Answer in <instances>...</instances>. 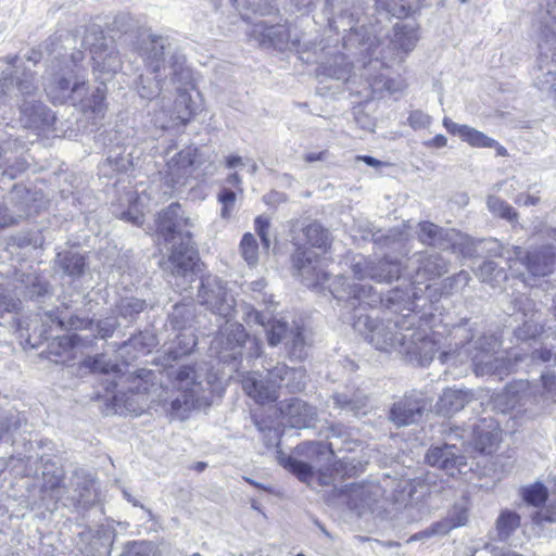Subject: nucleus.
Returning a JSON list of instances; mask_svg holds the SVG:
<instances>
[{"label": "nucleus", "instance_id": "c03bdc74", "mask_svg": "<svg viewBox=\"0 0 556 556\" xmlns=\"http://www.w3.org/2000/svg\"><path fill=\"white\" fill-rule=\"evenodd\" d=\"M372 260L365 257L364 255L357 254L351 258V269L354 277L358 280L366 278L379 279L381 277L377 271H372Z\"/></svg>", "mask_w": 556, "mask_h": 556}, {"label": "nucleus", "instance_id": "f704fd0d", "mask_svg": "<svg viewBox=\"0 0 556 556\" xmlns=\"http://www.w3.org/2000/svg\"><path fill=\"white\" fill-rule=\"evenodd\" d=\"M103 43L97 46L91 45L92 60L94 62V68L106 74L116 73L121 68V59L115 50H102Z\"/></svg>", "mask_w": 556, "mask_h": 556}, {"label": "nucleus", "instance_id": "c85d7f7f", "mask_svg": "<svg viewBox=\"0 0 556 556\" xmlns=\"http://www.w3.org/2000/svg\"><path fill=\"white\" fill-rule=\"evenodd\" d=\"M331 399L336 408L354 417L367 415L370 409L369 399L359 390L336 392Z\"/></svg>", "mask_w": 556, "mask_h": 556}, {"label": "nucleus", "instance_id": "aec40b11", "mask_svg": "<svg viewBox=\"0 0 556 556\" xmlns=\"http://www.w3.org/2000/svg\"><path fill=\"white\" fill-rule=\"evenodd\" d=\"M176 92L177 97L174 102V109L170 115L164 114L163 117H155L154 118V125L157 128L166 129L169 127L170 122L176 121L179 124L186 125L193 115V106H192V99L189 93V90L193 89L194 83H193V74L190 70V83L182 85V84H173L172 86Z\"/></svg>", "mask_w": 556, "mask_h": 556}, {"label": "nucleus", "instance_id": "864d4df0", "mask_svg": "<svg viewBox=\"0 0 556 556\" xmlns=\"http://www.w3.org/2000/svg\"><path fill=\"white\" fill-rule=\"evenodd\" d=\"M21 420L15 416L0 417V443L2 441L14 443V433L20 429Z\"/></svg>", "mask_w": 556, "mask_h": 556}, {"label": "nucleus", "instance_id": "7c9ffc66", "mask_svg": "<svg viewBox=\"0 0 556 556\" xmlns=\"http://www.w3.org/2000/svg\"><path fill=\"white\" fill-rule=\"evenodd\" d=\"M63 470L54 464H46L42 471V484L40 488L41 500H51L54 505L62 502L64 494Z\"/></svg>", "mask_w": 556, "mask_h": 556}, {"label": "nucleus", "instance_id": "5701e85b", "mask_svg": "<svg viewBox=\"0 0 556 556\" xmlns=\"http://www.w3.org/2000/svg\"><path fill=\"white\" fill-rule=\"evenodd\" d=\"M426 407L427 402L421 394H412L392 406L390 418L397 427L408 426L421 419Z\"/></svg>", "mask_w": 556, "mask_h": 556}, {"label": "nucleus", "instance_id": "a19ab883", "mask_svg": "<svg viewBox=\"0 0 556 556\" xmlns=\"http://www.w3.org/2000/svg\"><path fill=\"white\" fill-rule=\"evenodd\" d=\"M56 263L60 268L70 276H80L84 271V257L73 251L58 253Z\"/></svg>", "mask_w": 556, "mask_h": 556}, {"label": "nucleus", "instance_id": "5fc2aeb1", "mask_svg": "<svg viewBox=\"0 0 556 556\" xmlns=\"http://www.w3.org/2000/svg\"><path fill=\"white\" fill-rule=\"evenodd\" d=\"M25 285V293L28 298L35 299L45 295L48 292V285L38 276L27 275L26 279H23Z\"/></svg>", "mask_w": 556, "mask_h": 556}, {"label": "nucleus", "instance_id": "cd10ccee", "mask_svg": "<svg viewBox=\"0 0 556 556\" xmlns=\"http://www.w3.org/2000/svg\"><path fill=\"white\" fill-rule=\"evenodd\" d=\"M419 39V26L415 21H402L393 26L391 45L399 53L412 52Z\"/></svg>", "mask_w": 556, "mask_h": 556}, {"label": "nucleus", "instance_id": "3c124183", "mask_svg": "<svg viewBox=\"0 0 556 556\" xmlns=\"http://www.w3.org/2000/svg\"><path fill=\"white\" fill-rule=\"evenodd\" d=\"M156 344V337L152 332L144 331L132 336L123 346L134 348L137 352L144 354L150 352Z\"/></svg>", "mask_w": 556, "mask_h": 556}, {"label": "nucleus", "instance_id": "37998d69", "mask_svg": "<svg viewBox=\"0 0 556 556\" xmlns=\"http://www.w3.org/2000/svg\"><path fill=\"white\" fill-rule=\"evenodd\" d=\"M468 521V510L463 504H455L448 511L446 518L438 521L442 525V531L447 534L452 529L465 526Z\"/></svg>", "mask_w": 556, "mask_h": 556}, {"label": "nucleus", "instance_id": "7ed1b4c3", "mask_svg": "<svg viewBox=\"0 0 556 556\" xmlns=\"http://www.w3.org/2000/svg\"><path fill=\"white\" fill-rule=\"evenodd\" d=\"M10 67L0 77V111L2 105H15L23 127L43 130L54 121V114L38 99L35 73L16 66L17 56H8Z\"/></svg>", "mask_w": 556, "mask_h": 556}, {"label": "nucleus", "instance_id": "1a4fd4ad", "mask_svg": "<svg viewBox=\"0 0 556 556\" xmlns=\"http://www.w3.org/2000/svg\"><path fill=\"white\" fill-rule=\"evenodd\" d=\"M486 243L492 245L489 251L504 257L509 269L516 275H523L516 268L518 264L525 265L532 277L548 276L556 268V252L552 245H544L525 252L520 247L505 249L496 240H490Z\"/></svg>", "mask_w": 556, "mask_h": 556}, {"label": "nucleus", "instance_id": "ea45409f", "mask_svg": "<svg viewBox=\"0 0 556 556\" xmlns=\"http://www.w3.org/2000/svg\"><path fill=\"white\" fill-rule=\"evenodd\" d=\"M288 354L291 358L303 359L306 357V340L303 330L295 326L292 327L288 339L285 342Z\"/></svg>", "mask_w": 556, "mask_h": 556}, {"label": "nucleus", "instance_id": "a878e982", "mask_svg": "<svg viewBox=\"0 0 556 556\" xmlns=\"http://www.w3.org/2000/svg\"><path fill=\"white\" fill-rule=\"evenodd\" d=\"M283 467L294 473L302 482L311 484L316 480L319 485H330L333 481V472L338 471L334 466L315 472L311 465L293 457H288L283 462Z\"/></svg>", "mask_w": 556, "mask_h": 556}, {"label": "nucleus", "instance_id": "e433bc0d", "mask_svg": "<svg viewBox=\"0 0 556 556\" xmlns=\"http://www.w3.org/2000/svg\"><path fill=\"white\" fill-rule=\"evenodd\" d=\"M105 91L106 87L104 85L99 86L89 98L86 94L77 105H80L85 113H91L93 118H102L105 112Z\"/></svg>", "mask_w": 556, "mask_h": 556}, {"label": "nucleus", "instance_id": "9d476101", "mask_svg": "<svg viewBox=\"0 0 556 556\" xmlns=\"http://www.w3.org/2000/svg\"><path fill=\"white\" fill-rule=\"evenodd\" d=\"M465 430L459 433V427L450 428L446 442L432 445L426 453V462L432 467L444 470L448 476H456L468 470L465 451Z\"/></svg>", "mask_w": 556, "mask_h": 556}, {"label": "nucleus", "instance_id": "774afa93", "mask_svg": "<svg viewBox=\"0 0 556 556\" xmlns=\"http://www.w3.org/2000/svg\"><path fill=\"white\" fill-rule=\"evenodd\" d=\"M58 324L61 328H68V329H74V330H83V329H88L91 331L94 330V321L92 319L79 318L77 316H72L67 320V323L58 318Z\"/></svg>", "mask_w": 556, "mask_h": 556}, {"label": "nucleus", "instance_id": "13d9d810", "mask_svg": "<svg viewBox=\"0 0 556 556\" xmlns=\"http://www.w3.org/2000/svg\"><path fill=\"white\" fill-rule=\"evenodd\" d=\"M523 498L533 506H541L547 500V490L543 484H533L523 491Z\"/></svg>", "mask_w": 556, "mask_h": 556}, {"label": "nucleus", "instance_id": "69168bd1", "mask_svg": "<svg viewBox=\"0 0 556 556\" xmlns=\"http://www.w3.org/2000/svg\"><path fill=\"white\" fill-rule=\"evenodd\" d=\"M408 235L401 230L400 228L390 229L386 235L377 236L376 241L383 242L386 247H393L395 244H401L405 240H407Z\"/></svg>", "mask_w": 556, "mask_h": 556}, {"label": "nucleus", "instance_id": "473e14b6", "mask_svg": "<svg viewBox=\"0 0 556 556\" xmlns=\"http://www.w3.org/2000/svg\"><path fill=\"white\" fill-rule=\"evenodd\" d=\"M33 195L24 186H14L7 204L13 215L14 225L28 217L33 208Z\"/></svg>", "mask_w": 556, "mask_h": 556}, {"label": "nucleus", "instance_id": "b1692460", "mask_svg": "<svg viewBox=\"0 0 556 556\" xmlns=\"http://www.w3.org/2000/svg\"><path fill=\"white\" fill-rule=\"evenodd\" d=\"M93 343L92 339L77 333L55 337L47 348L48 357L55 363H65L75 358V350Z\"/></svg>", "mask_w": 556, "mask_h": 556}, {"label": "nucleus", "instance_id": "6ab92c4d", "mask_svg": "<svg viewBox=\"0 0 556 556\" xmlns=\"http://www.w3.org/2000/svg\"><path fill=\"white\" fill-rule=\"evenodd\" d=\"M172 251L165 263V269L173 276H186L191 273L199 260L198 251L191 243V232H186V238L170 242Z\"/></svg>", "mask_w": 556, "mask_h": 556}, {"label": "nucleus", "instance_id": "39448f33", "mask_svg": "<svg viewBox=\"0 0 556 556\" xmlns=\"http://www.w3.org/2000/svg\"><path fill=\"white\" fill-rule=\"evenodd\" d=\"M500 343L494 336H480L475 338L471 327L457 325L450 333L447 349L439 354L441 363L454 365L471 361L477 376H497L502 378L509 371V362L503 357L494 356Z\"/></svg>", "mask_w": 556, "mask_h": 556}, {"label": "nucleus", "instance_id": "9b49d317", "mask_svg": "<svg viewBox=\"0 0 556 556\" xmlns=\"http://www.w3.org/2000/svg\"><path fill=\"white\" fill-rule=\"evenodd\" d=\"M170 375L174 376L178 394L169 402V414L173 418L182 420L200 402L204 391L203 383L191 366H182Z\"/></svg>", "mask_w": 556, "mask_h": 556}, {"label": "nucleus", "instance_id": "423d86ee", "mask_svg": "<svg viewBox=\"0 0 556 556\" xmlns=\"http://www.w3.org/2000/svg\"><path fill=\"white\" fill-rule=\"evenodd\" d=\"M419 291L415 283H410L403 288H395L389 291L388 295L382 299L376 293L371 286L361 283H350L346 278L340 276L332 285L331 293L333 296L345 302V306L351 309L359 307H374L382 303L386 308L394 313L407 311L406 315H414L416 308L415 301L419 298Z\"/></svg>", "mask_w": 556, "mask_h": 556}, {"label": "nucleus", "instance_id": "338daca9", "mask_svg": "<svg viewBox=\"0 0 556 556\" xmlns=\"http://www.w3.org/2000/svg\"><path fill=\"white\" fill-rule=\"evenodd\" d=\"M377 3L393 16L399 18L408 14L404 0H377Z\"/></svg>", "mask_w": 556, "mask_h": 556}, {"label": "nucleus", "instance_id": "6e6d98bb", "mask_svg": "<svg viewBox=\"0 0 556 556\" xmlns=\"http://www.w3.org/2000/svg\"><path fill=\"white\" fill-rule=\"evenodd\" d=\"M192 316V307L189 304H175L169 315L174 328L182 329Z\"/></svg>", "mask_w": 556, "mask_h": 556}, {"label": "nucleus", "instance_id": "f8f14e48", "mask_svg": "<svg viewBox=\"0 0 556 556\" xmlns=\"http://www.w3.org/2000/svg\"><path fill=\"white\" fill-rule=\"evenodd\" d=\"M99 501L96 481L91 475L75 470L64 484L63 506L73 509H88Z\"/></svg>", "mask_w": 556, "mask_h": 556}, {"label": "nucleus", "instance_id": "c756f323", "mask_svg": "<svg viewBox=\"0 0 556 556\" xmlns=\"http://www.w3.org/2000/svg\"><path fill=\"white\" fill-rule=\"evenodd\" d=\"M280 412L290 419L292 426L299 428L309 427L317 418L316 408L296 397L280 403Z\"/></svg>", "mask_w": 556, "mask_h": 556}, {"label": "nucleus", "instance_id": "49530a36", "mask_svg": "<svg viewBox=\"0 0 556 556\" xmlns=\"http://www.w3.org/2000/svg\"><path fill=\"white\" fill-rule=\"evenodd\" d=\"M488 208L496 216L504 218L510 223H515L518 219L517 212L508 203L495 195L488 197L486 200Z\"/></svg>", "mask_w": 556, "mask_h": 556}, {"label": "nucleus", "instance_id": "6e6552de", "mask_svg": "<svg viewBox=\"0 0 556 556\" xmlns=\"http://www.w3.org/2000/svg\"><path fill=\"white\" fill-rule=\"evenodd\" d=\"M43 89L53 103L60 104L71 102L77 105L88 93L84 75L67 63L62 65L60 61H50L43 76Z\"/></svg>", "mask_w": 556, "mask_h": 556}, {"label": "nucleus", "instance_id": "a211bd4d", "mask_svg": "<svg viewBox=\"0 0 556 556\" xmlns=\"http://www.w3.org/2000/svg\"><path fill=\"white\" fill-rule=\"evenodd\" d=\"M5 116H1L0 121V168L4 167L2 174L10 179L15 178L18 173L27 168V163L14 156L21 148V143L16 139L11 140L13 135L8 131L12 129Z\"/></svg>", "mask_w": 556, "mask_h": 556}, {"label": "nucleus", "instance_id": "bf43d9fd", "mask_svg": "<svg viewBox=\"0 0 556 556\" xmlns=\"http://www.w3.org/2000/svg\"><path fill=\"white\" fill-rule=\"evenodd\" d=\"M470 274L466 270H460L458 274L448 277L444 280L443 288L452 293L462 291L470 281Z\"/></svg>", "mask_w": 556, "mask_h": 556}, {"label": "nucleus", "instance_id": "72a5a7b5", "mask_svg": "<svg viewBox=\"0 0 556 556\" xmlns=\"http://www.w3.org/2000/svg\"><path fill=\"white\" fill-rule=\"evenodd\" d=\"M417 228V237L422 244L446 250L452 229H444L431 222H420Z\"/></svg>", "mask_w": 556, "mask_h": 556}, {"label": "nucleus", "instance_id": "4d7b16f0", "mask_svg": "<svg viewBox=\"0 0 556 556\" xmlns=\"http://www.w3.org/2000/svg\"><path fill=\"white\" fill-rule=\"evenodd\" d=\"M218 201L222 203L220 216L225 219L230 218L237 200V194L233 190L223 187L217 195Z\"/></svg>", "mask_w": 556, "mask_h": 556}, {"label": "nucleus", "instance_id": "dca6fc26", "mask_svg": "<svg viewBox=\"0 0 556 556\" xmlns=\"http://www.w3.org/2000/svg\"><path fill=\"white\" fill-rule=\"evenodd\" d=\"M463 430L465 440H469L473 450L481 454H491L501 440L498 425L493 418H479L470 426L469 431L459 428V433Z\"/></svg>", "mask_w": 556, "mask_h": 556}, {"label": "nucleus", "instance_id": "4c0bfd02", "mask_svg": "<svg viewBox=\"0 0 556 556\" xmlns=\"http://www.w3.org/2000/svg\"><path fill=\"white\" fill-rule=\"evenodd\" d=\"M520 527V516L513 511L505 509L496 519L495 529L496 535L500 541H506L510 535Z\"/></svg>", "mask_w": 556, "mask_h": 556}, {"label": "nucleus", "instance_id": "a18cd8bd", "mask_svg": "<svg viewBox=\"0 0 556 556\" xmlns=\"http://www.w3.org/2000/svg\"><path fill=\"white\" fill-rule=\"evenodd\" d=\"M304 235L307 242L315 248L326 249L330 238L328 230L324 229L320 224L312 223L304 228Z\"/></svg>", "mask_w": 556, "mask_h": 556}, {"label": "nucleus", "instance_id": "f03ea898", "mask_svg": "<svg viewBox=\"0 0 556 556\" xmlns=\"http://www.w3.org/2000/svg\"><path fill=\"white\" fill-rule=\"evenodd\" d=\"M139 54L147 71L136 80L140 98L153 100L173 84L190 83L187 59L167 36L150 34L142 38Z\"/></svg>", "mask_w": 556, "mask_h": 556}, {"label": "nucleus", "instance_id": "2eb2a0df", "mask_svg": "<svg viewBox=\"0 0 556 556\" xmlns=\"http://www.w3.org/2000/svg\"><path fill=\"white\" fill-rule=\"evenodd\" d=\"M247 340L248 333L242 325L227 321L214 339L212 349L222 362L231 363L242 356Z\"/></svg>", "mask_w": 556, "mask_h": 556}, {"label": "nucleus", "instance_id": "58836bf2", "mask_svg": "<svg viewBox=\"0 0 556 556\" xmlns=\"http://www.w3.org/2000/svg\"><path fill=\"white\" fill-rule=\"evenodd\" d=\"M371 269L381 275L379 279H374L377 282H391L393 279H399L402 273L401 264L387 256L378 262L372 261Z\"/></svg>", "mask_w": 556, "mask_h": 556}, {"label": "nucleus", "instance_id": "393cba45", "mask_svg": "<svg viewBox=\"0 0 556 556\" xmlns=\"http://www.w3.org/2000/svg\"><path fill=\"white\" fill-rule=\"evenodd\" d=\"M253 31L262 37V43H268L278 50L296 47L300 41L298 36L292 35L291 28L286 25L267 26L260 23L254 26Z\"/></svg>", "mask_w": 556, "mask_h": 556}, {"label": "nucleus", "instance_id": "0eeeda50", "mask_svg": "<svg viewBox=\"0 0 556 556\" xmlns=\"http://www.w3.org/2000/svg\"><path fill=\"white\" fill-rule=\"evenodd\" d=\"M244 392L256 403L264 405L276 402L278 390L285 386L291 393H298L306 387V371L303 367H289L283 363H277L268 368L265 375L258 371H250L242 377Z\"/></svg>", "mask_w": 556, "mask_h": 556}, {"label": "nucleus", "instance_id": "f3484780", "mask_svg": "<svg viewBox=\"0 0 556 556\" xmlns=\"http://www.w3.org/2000/svg\"><path fill=\"white\" fill-rule=\"evenodd\" d=\"M192 223L188 217L184 216V212L179 203H172L164 208L156 218V233L166 242H174L186 238L188 227Z\"/></svg>", "mask_w": 556, "mask_h": 556}, {"label": "nucleus", "instance_id": "2f4dec72", "mask_svg": "<svg viewBox=\"0 0 556 556\" xmlns=\"http://www.w3.org/2000/svg\"><path fill=\"white\" fill-rule=\"evenodd\" d=\"M473 400V393L470 390L452 389L444 390L437 403V410L443 416H450L460 409Z\"/></svg>", "mask_w": 556, "mask_h": 556}, {"label": "nucleus", "instance_id": "4be33fe9", "mask_svg": "<svg viewBox=\"0 0 556 556\" xmlns=\"http://www.w3.org/2000/svg\"><path fill=\"white\" fill-rule=\"evenodd\" d=\"M317 255L315 252L298 245L292 254V264L296 274L302 277L307 287L321 283L326 280V273L317 267Z\"/></svg>", "mask_w": 556, "mask_h": 556}, {"label": "nucleus", "instance_id": "0e129e2a", "mask_svg": "<svg viewBox=\"0 0 556 556\" xmlns=\"http://www.w3.org/2000/svg\"><path fill=\"white\" fill-rule=\"evenodd\" d=\"M83 365L86 368H89L93 372H109L110 370H113L115 368L114 365H110L106 361L105 355L100 354L94 357H87L85 358Z\"/></svg>", "mask_w": 556, "mask_h": 556}, {"label": "nucleus", "instance_id": "bb28decb", "mask_svg": "<svg viewBox=\"0 0 556 556\" xmlns=\"http://www.w3.org/2000/svg\"><path fill=\"white\" fill-rule=\"evenodd\" d=\"M247 321L265 327L267 340L271 346H276L282 341L286 342L291 330L286 321L278 319L271 320L266 314L254 308L247 313Z\"/></svg>", "mask_w": 556, "mask_h": 556}, {"label": "nucleus", "instance_id": "412c9836", "mask_svg": "<svg viewBox=\"0 0 556 556\" xmlns=\"http://www.w3.org/2000/svg\"><path fill=\"white\" fill-rule=\"evenodd\" d=\"M203 164L202 154L195 147H187L167 161L166 179L172 186L180 184Z\"/></svg>", "mask_w": 556, "mask_h": 556}, {"label": "nucleus", "instance_id": "20e7f679", "mask_svg": "<svg viewBox=\"0 0 556 556\" xmlns=\"http://www.w3.org/2000/svg\"><path fill=\"white\" fill-rule=\"evenodd\" d=\"M427 489L422 483L400 482L392 493L390 507H384L379 505L383 493L379 484L355 485L350 490V506L358 515H363L366 510L379 513L382 508L401 522L413 523L421 520L427 514L424 502Z\"/></svg>", "mask_w": 556, "mask_h": 556}, {"label": "nucleus", "instance_id": "8fccbe9b", "mask_svg": "<svg viewBox=\"0 0 556 556\" xmlns=\"http://www.w3.org/2000/svg\"><path fill=\"white\" fill-rule=\"evenodd\" d=\"M147 304L144 300H140L134 296L123 298L118 305L117 311L118 314L125 319L132 320L135 317L140 314Z\"/></svg>", "mask_w": 556, "mask_h": 556}, {"label": "nucleus", "instance_id": "4468645a", "mask_svg": "<svg viewBox=\"0 0 556 556\" xmlns=\"http://www.w3.org/2000/svg\"><path fill=\"white\" fill-rule=\"evenodd\" d=\"M407 277L415 285L441 277L448 270V263L439 253L418 252L407 260Z\"/></svg>", "mask_w": 556, "mask_h": 556}, {"label": "nucleus", "instance_id": "ddd939ff", "mask_svg": "<svg viewBox=\"0 0 556 556\" xmlns=\"http://www.w3.org/2000/svg\"><path fill=\"white\" fill-rule=\"evenodd\" d=\"M198 299L212 313L225 318L231 314L233 308V298L228 293L226 282L214 275L202 278Z\"/></svg>", "mask_w": 556, "mask_h": 556}, {"label": "nucleus", "instance_id": "f257e3e1", "mask_svg": "<svg viewBox=\"0 0 556 556\" xmlns=\"http://www.w3.org/2000/svg\"><path fill=\"white\" fill-rule=\"evenodd\" d=\"M417 323L416 315L378 320L361 314L353 321V328L376 350L387 353L395 351L407 362L425 366L433 359L439 345L428 329L416 326Z\"/></svg>", "mask_w": 556, "mask_h": 556}, {"label": "nucleus", "instance_id": "680f3d73", "mask_svg": "<svg viewBox=\"0 0 556 556\" xmlns=\"http://www.w3.org/2000/svg\"><path fill=\"white\" fill-rule=\"evenodd\" d=\"M254 227L257 236L260 237L263 248L265 250H268L270 247V238H269V230H270V220L267 216L260 215L254 220Z\"/></svg>", "mask_w": 556, "mask_h": 556}, {"label": "nucleus", "instance_id": "de8ad7c7", "mask_svg": "<svg viewBox=\"0 0 556 556\" xmlns=\"http://www.w3.org/2000/svg\"><path fill=\"white\" fill-rule=\"evenodd\" d=\"M477 276L482 282L494 285L500 280L506 279V273L503 268H498L497 264L493 261H484L478 268Z\"/></svg>", "mask_w": 556, "mask_h": 556}, {"label": "nucleus", "instance_id": "09e8293b", "mask_svg": "<svg viewBox=\"0 0 556 556\" xmlns=\"http://www.w3.org/2000/svg\"><path fill=\"white\" fill-rule=\"evenodd\" d=\"M240 253L247 264L254 267L258 263V244L255 237L248 232L244 233L240 242Z\"/></svg>", "mask_w": 556, "mask_h": 556}, {"label": "nucleus", "instance_id": "603ef678", "mask_svg": "<svg viewBox=\"0 0 556 556\" xmlns=\"http://www.w3.org/2000/svg\"><path fill=\"white\" fill-rule=\"evenodd\" d=\"M463 134L462 139L472 147L494 148V146L497 144V141L470 126H467V128L463 130Z\"/></svg>", "mask_w": 556, "mask_h": 556}, {"label": "nucleus", "instance_id": "79ce46f5", "mask_svg": "<svg viewBox=\"0 0 556 556\" xmlns=\"http://www.w3.org/2000/svg\"><path fill=\"white\" fill-rule=\"evenodd\" d=\"M352 72V64L343 55H336L332 61L323 65V73L337 80H348Z\"/></svg>", "mask_w": 556, "mask_h": 556}, {"label": "nucleus", "instance_id": "052dcab7", "mask_svg": "<svg viewBox=\"0 0 556 556\" xmlns=\"http://www.w3.org/2000/svg\"><path fill=\"white\" fill-rule=\"evenodd\" d=\"M118 326H119V324L115 317H106L104 319L98 320L94 324V330H97L98 334L92 338H90V337H87V338L92 339L93 341L97 337H99L101 339L110 338L113 336L114 331L116 330V328Z\"/></svg>", "mask_w": 556, "mask_h": 556}, {"label": "nucleus", "instance_id": "e2e57ef3", "mask_svg": "<svg viewBox=\"0 0 556 556\" xmlns=\"http://www.w3.org/2000/svg\"><path fill=\"white\" fill-rule=\"evenodd\" d=\"M534 84L540 90L556 97V73L551 71L542 73L535 77Z\"/></svg>", "mask_w": 556, "mask_h": 556}, {"label": "nucleus", "instance_id": "c9c22d12", "mask_svg": "<svg viewBox=\"0 0 556 556\" xmlns=\"http://www.w3.org/2000/svg\"><path fill=\"white\" fill-rule=\"evenodd\" d=\"M446 250H452L464 257H472L478 254L476 241L467 235H464L455 229L450 232Z\"/></svg>", "mask_w": 556, "mask_h": 556}]
</instances>
